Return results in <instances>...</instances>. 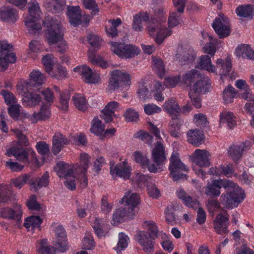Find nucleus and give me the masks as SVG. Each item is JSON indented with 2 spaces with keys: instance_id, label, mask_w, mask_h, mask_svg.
I'll return each mask as SVG.
<instances>
[{
  "instance_id": "nucleus-63",
  "label": "nucleus",
  "mask_w": 254,
  "mask_h": 254,
  "mask_svg": "<svg viewBox=\"0 0 254 254\" xmlns=\"http://www.w3.org/2000/svg\"><path fill=\"white\" fill-rule=\"evenodd\" d=\"M138 113L134 109L129 108L127 110L125 113L124 117L127 122L135 121L138 118Z\"/></svg>"
},
{
  "instance_id": "nucleus-3",
  "label": "nucleus",
  "mask_w": 254,
  "mask_h": 254,
  "mask_svg": "<svg viewBox=\"0 0 254 254\" xmlns=\"http://www.w3.org/2000/svg\"><path fill=\"white\" fill-rule=\"evenodd\" d=\"M209 38L210 42L206 43L203 48L204 52L208 55L201 57L199 65L201 69L206 70L209 72H214L215 67L212 64L211 57H213L216 52V47L214 44L216 43V40L211 36H209Z\"/></svg>"
},
{
  "instance_id": "nucleus-27",
  "label": "nucleus",
  "mask_w": 254,
  "mask_h": 254,
  "mask_svg": "<svg viewBox=\"0 0 254 254\" xmlns=\"http://www.w3.org/2000/svg\"><path fill=\"white\" fill-rule=\"evenodd\" d=\"M188 141L195 146H198L204 141L203 131L199 129H190L187 133Z\"/></svg>"
},
{
  "instance_id": "nucleus-14",
  "label": "nucleus",
  "mask_w": 254,
  "mask_h": 254,
  "mask_svg": "<svg viewBox=\"0 0 254 254\" xmlns=\"http://www.w3.org/2000/svg\"><path fill=\"white\" fill-rule=\"evenodd\" d=\"M57 240L53 243L58 251L64 252L67 250L66 234L64 228L62 225H59L55 230Z\"/></svg>"
},
{
  "instance_id": "nucleus-7",
  "label": "nucleus",
  "mask_w": 254,
  "mask_h": 254,
  "mask_svg": "<svg viewBox=\"0 0 254 254\" xmlns=\"http://www.w3.org/2000/svg\"><path fill=\"white\" fill-rule=\"evenodd\" d=\"M66 165L64 162H59L54 167V170L57 172V175L60 178H64L65 179L64 182L65 187L67 189L73 190L76 189L75 177L73 175L74 172L72 169L66 170Z\"/></svg>"
},
{
  "instance_id": "nucleus-49",
  "label": "nucleus",
  "mask_w": 254,
  "mask_h": 254,
  "mask_svg": "<svg viewBox=\"0 0 254 254\" xmlns=\"http://www.w3.org/2000/svg\"><path fill=\"white\" fill-rule=\"evenodd\" d=\"M74 104L79 110L85 111L87 108V103L84 96L79 94H75L72 98Z\"/></svg>"
},
{
  "instance_id": "nucleus-53",
  "label": "nucleus",
  "mask_w": 254,
  "mask_h": 254,
  "mask_svg": "<svg viewBox=\"0 0 254 254\" xmlns=\"http://www.w3.org/2000/svg\"><path fill=\"white\" fill-rule=\"evenodd\" d=\"M95 246V243L90 232H86L83 240V249L90 250Z\"/></svg>"
},
{
  "instance_id": "nucleus-56",
  "label": "nucleus",
  "mask_w": 254,
  "mask_h": 254,
  "mask_svg": "<svg viewBox=\"0 0 254 254\" xmlns=\"http://www.w3.org/2000/svg\"><path fill=\"white\" fill-rule=\"evenodd\" d=\"M134 137L138 138L145 143L150 144L153 140V137L148 132L140 130L134 134Z\"/></svg>"
},
{
  "instance_id": "nucleus-2",
  "label": "nucleus",
  "mask_w": 254,
  "mask_h": 254,
  "mask_svg": "<svg viewBox=\"0 0 254 254\" xmlns=\"http://www.w3.org/2000/svg\"><path fill=\"white\" fill-rule=\"evenodd\" d=\"M165 22V18L158 19L156 17H152L147 26L149 34L159 45L162 44L166 37L172 34V31L163 25Z\"/></svg>"
},
{
  "instance_id": "nucleus-38",
  "label": "nucleus",
  "mask_w": 254,
  "mask_h": 254,
  "mask_svg": "<svg viewBox=\"0 0 254 254\" xmlns=\"http://www.w3.org/2000/svg\"><path fill=\"white\" fill-rule=\"evenodd\" d=\"M123 164L124 166L117 165L114 168L111 167L110 172L113 175L115 173L119 177L123 178L125 179H128L130 174L129 168L126 167V162H123Z\"/></svg>"
},
{
  "instance_id": "nucleus-57",
  "label": "nucleus",
  "mask_w": 254,
  "mask_h": 254,
  "mask_svg": "<svg viewBox=\"0 0 254 254\" xmlns=\"http://www.w3.org/2000/svg\"><path fill=\"white\" fill-rule=\"evenodd\" d=\"M39 94L43 96L44 100H45L47 103V104H50L53 102L54 101V95L51 90L49 88L47 89H39V91H37Z\"/></svg>"
},
{
  "instance_id": "nucleus-28",
  "label": "nucleus",
  "mask_w": 254,
  "mask_h": 254,
  "mask_svg": "<svg viewBox=\"0 0 254 254\" xmlns=\"http://www.w3.org/2000/svg\"><path fill=\"white\" fill-rule=\"evenodd\" d=\"M46 10L52 13L63 11L65 5V0H45L44 2Z\"/></svg>"
},
{
  "instance_id": "nucleus-12",
  "label": "nucleus",
  "mask_w": 254,
  "mask_h": 254,
  "mask_svg": "<svg viewBox=\"0 0 254 254\" xmlns=\"http://www.w3.org/2000/svg\"><path fill=\"white\" fill-rule=\"evenodd\" d=\"M129 194V192H127L120 201V203L124 204L125 207L127 208V211H129L130 215H134V209L139 203L140 198L138 194L136 193H132L130 195Z\"/></svg>"
},
{
  "instance_id": "nucleus-22",
  "label": "nucleus",
  "mask_w": 254,
  "mask_h": 254,
  "mask_svg": "<svg viewBox=\"0 0 254 254\" xmlns=\"http://www.w3.org/2000/svg\"><path fill=\"white\" fill-rule=\"evenodd\" d=\"M69 143V140L64 135L59 132H56L52 139L53 153L55 155H57L64 147V145H67Z\"/></svg>"
},
{
  "instance_id": "nucleus-8",
  "label": "nucleus",
  "mask_w": 254,
  "mask_h": 254,
  "mask_svg": "<svg viewBox=\"0 0 254 254\" xmlns=\"http://www.w3.org/2000/svg\"><path fill=\"white\" fill-rule=\"evenodd\" d=\"M245 194L238 190L232 189L226 194L221 195V201L227 208L236 207L245 198Z\"/></svg>"
},
{
  "instance_id": "nucleus-9",
  "label": "nucleus",
  "mask_w": 254,
  "mask_h": 254,
  "mask_svg": "<svg viewBox=\"0 0 254 254\" xmlns=\"http://www.w3.org/2000/svg\"><path fill=\"white\" fill-rule=\"evenodd\" d=\"M112 46L114 48L113 52L122 58H130L137 55L140 53L139 49L131 44L125 45L123 43L112 42Z\"/></svg>"
},
{
  "instance_id": "nucleus-45",
  "label": "nucleus",
  "mask_w": 254,
  "mask_h": 254,
  "mask_svg": "<svg viewBox=\"0 0 254 254\" xmlns=\"http://www.w3.org/2000/svg\"><path fill=\"white\" fill-rule=\"evenodd\" d=\"M110 21L111 25L109 27L106 26V32L109 37L115 38L118 36L117 27L121 24L122 21L120 18H117L116 20H111Z\"/></svg>"
},
{
  "instance_id": "nucleus-42",
  "label": "nucleus",
  "mask_w": 254,
  "mask_h": 254,
  "mask_svg": "<svg viewBox=\"0 0 254 254\" xmlns=\"http://www.w3.org/2000/svg\"><path fill=\"white\" fill-rule=\"evenodd\" d=\"M37 20L25 19V24L28 28L29 34L36 35L39 34L41 29L42 26L40 23L37 22Z\"/></svg>"
},
{
  "instance_id": "nucleus-13",
  "label": "nucleus",
  "mask_w": 254,
  "mask_h": 254,
  "mask_svg": "<svg viewBox=\"0 0 254 254\" xmlns=\"http://www.w3.org/2000/svg\"><path fill=\"white\" fill-rule=\"evenodd\" d=\"M176 56L180 64L184 65L192 63L196 58V54L191 48L180 47Z\"/></svg>"
},
{
  "instance_id": "nucleus-43",
  "label": "nucleus",
  "mask_w": 254,
  "mask_h": 254,
  "mask_svg": "<svg viewBox=\"0 0 254 254\" xmlns=\"http://www.w3.org/2000/svg\"><path fill=\"white\" fill-rule=\"evenodd\" d=\"M42 222V219L39 216L32 215L25 219L23 225L28 229H30V227L32 229H34L36 228H39Z\"/></svg>"
},
{
  "instance_id": "nucleus-32",
  "label": "nucleus",
  "mask_w": 254,
  "mask_h": 254,
  "mask_svg": "<svg viewBox=\"0 0 254 254\" xmlns=\"http://www.w3.org/2000/svg\"><path fill=\"white\" fill-rule=\"evenodd\" d=\"M202 76L199 71L192 69L182 75V80L188 86H190L193 82L194 83Z\"/></svg>"
},
{
  "instance_id": "nucleus-19",
  "label": "nucleus",
  "mask_w": 254,
  "mask_h": 254,
  "mask_svg": "<svg viewBox=\"0 0 254 254\" xmlns=\"http://www.w3.org/2000/svg\"><path fill=\"white\" fill-rule=\"evenodd\" d=\"M5 154L8 156H14L17 160L24 163L29 164L30 162L27 148H24L17 145L13 146L6 151Z\"/></svg>"
},
{
  "instance_id": "nucleus-40",
  "label": "nucleus",
  "mask_w": 254,
  "mask_h": 254,
  "mask_svg": "<svg viewBox=\"0 0 254 254\" xmlns=\"http://www.w3.org/2000/svg\"><path fill=\"white\" fill-rule=\"evenodd\" d=\"M28 8L29 16L27 19L38 20L40 17L41 11L38 2L36 0H32Z\"/></svg>"
},
{
  "instance_id": "nucleus-25",
  "label": "nucleus",
  "mask_w": 254,
  "mask_h": 254,
  "mask_svg": "<svg viewBox=\"0 0 254 254\" xmlns=\"http://www.w3.org/2000/svg\"><path fill=\"white\" fill-rule=\"evenodd\" d=\"M73 70L79 72L86 83H96L98 82V78L93 75L92 69L86 65L77 66Z\"/></svg>"
},
{
  "instance_id": "nucleus-1",
  "label": "nucleus",
  "mask_w": 254,
  "mask_h": 254,
  "mask_svg": "<svg viewBox=\"0 0 254 254\" xmlns=\"http://www.w3.org/2000/svg\"><path fill=\"white\" fill-rule=\"evenodd\" d=\"M45 30V35L48 44L50 45H57L54 47L57 52L64 53L67 49V45L64 39V34L62 31V26L60 22L53 17L47 16L43 22Z\"/></svg>"
},
{
  "instance_id": "nucleus-15",
  "label": "nucleus",
  "mask_w": 254,
  "mask_h": 254,
  "mask_svg": "<svg viewBox=\"0 0 254 254\" xmlns=\"http://www.w3.org/2000/svg\"><path fill=\"white\" fill-rule=\"evenodd\" d=\"M137 242L142 247L143 250L146 253L152 254L154 251V242L148 236L147 232L140 231L136 235Z\"/></svg>"
},
{
  "instance_id": "nucleus-39",
  "label": "nucleus",
  "mask_w": 254,
  "mask_h": 254,
  "mask_svg": "<svg viewBox=\"0 0 254 254\" xmlns=\"http://www.w3.org/2000/svg\"><path fill=\"white\" fill-rule=\"evenodd\" d=\"M34 182L32 185L33 189L34 191H37L39 189L42 187H46L48 186L49 183V174L48 172H46L40 178H33Z\"/></svg>"
},
{
  "instance_id": "nucleus-51",
  "label": "nucleus",
  "mask_w": 254,
  "mask_h": 254,
  "mask_svg": "<svg viewBox=\"0 0 254 254\" xmlns=\"http://www.w3.org/2000/svg\"><path fill=\"white\" fill-rule=\"evenodd\" d=\"M82 2L86 9L92 10L91 15H96L99 12L98 6L95 0H82Z\"/></svg>"
},
{
  "instance_id": "nucleus-48",
  "label": "nucleus",
  "mask_w": 254,
  "mask_h": 254,
  "mask_svg": "<svg viewBox=\"0 0 254 254\" xmlns=\"http://www.w3.org/2000/svg\"><path fill=\"white\" fill-rule=\"evenodd\" d=\"M236 94L235 89L231 84H229L223 91V98L225 102L226 103L233 102Z\"/></svg>"
},
{
  "instance_id": "nucleus-11",
  "label": "nucleus",
  "mask_w": 254,
  "mask_h": 254,
  "mask_svg": "<svg viewBox=\"0 0 254 254\" xmlns=\"http://www.w3.org/2000/svg\"><path fill=\"white\" fill-rule=\"evenodd\" d=\"M152 160L156 167L157 172L160 169V166L162 165L166 160L165 148L160 141H157L155 144L152 151Z\"/></svg>"
},
{
  "instance_id": "nucleus-20",
  "label": "nucleus",
  "mask_w": 254,
  "mask_h": 254,
  "mask_svg": "<svg viewBox=\"0 0 254 254\" xmlns=\"http://www.w3.org/2000/svg\"><path fill=\"white\" fill-rule=\"evenodd\" d=\"M227 24L226 20H222L219 17H216L213 23L212 27L218 35L219 38L222 39L228 36L230 33V29Z\"/></svg>"
},
{
  "instance_id": "nucleus-33",
  "label": "nucleus",
  "mask_w": 254,
  "mask_h": 254,
  "mask_svg": "<svg viewBox=\"0 0 254 254\" xmlns=\"http://www.w3.org/2000/svg\"><path fill=\"white\" fill-rule=\"evenodd\" d=\"M182 124V121L177 116H174V118H172L168 126V132L171 136L175 138L180 137V130Z\"/></svg>"
},
{
  "instance_id": "nucleus-10",
  "label": "nucleus",
  "mask_w": 254,
  "mask_h": 254,
  "mask_svg": "<svg viewBox=\"0 0 254 254\" xmlns=\"http://www.w3.org/2000/svg\"><path fill=\"white\" fill-rule=\"evenodd\" d=\"M233 186V183L230 181L215 180L206 187L205 194L212 197H217L220 194V190L222 188H232Z\"/></svg>"
},
{
  "instance_id": "nucleus-55",
  "label": "nucleus",
  "mask_w": 254,
  "mask_h": 254,
  "mask_svg": "<svg viewBox=\"0 0 254 254\" xmlns=\"http://www.w3.org/2000/svg\"><path fill=\"white\" fill-rule=\"evenodd\" d=\"M56 71L54 72L52 70L51 74L52 77L57 78L59 80L63 79L66 76V71L61 65L58 64L56 66Z\"/></svg>"
},
{
  "instance_id": "nucleus-54",
  "label": "nucleus",
  "mask_w": 254,
  "mask_h": 254,
  "mask_svg": "<svg viewBox=\"0 0 254 254\" xmlns=\"http://www.w3.org/2000/svg\"><path fill=\"white\" fill-rule=\"evenodd\" d=\"M128 238L127 236L123 233H120L119 234V242L117 244V252L119 254V252H121L123 250L128 244Z\"/></svg>"
},
{
  "instance_id": "nucleus-62",
  "label": "nucleus",
  "mask_w": 254,
  "mask_h": 254,
  "mask_svg": "<svg viewBox=\"0 0 254 254\" xmlns=\"http://www.w3.org/2000/svg\"><path fill=\"white\" fill-rule=\"evenodd\" d=\"M36 148L41 155H45L50 152L49 145L45 141H39L37 143Z\"/></svg>"
},
{
  "instance_id": "nucleus-5",
  "label": "nucleus",
  "mask_w": 254,
  "mask_h": 254,
  "mask_svg": "<svg viewBox=\"0 0 254 254\" xmlns=\"http://www.w3.org/2000/svg\"><path fill=\"white\" fill-rule=\"evenodd\" d=\"M130 77L129 74L119 70H114L111 72L109 83V91L112 92L115 89L129 86L130 84Z\"/></svg>"
},
{
  "instance_id": "nucleus-23",
  "label": "nucleus",
  "mask_w": 254,
  "mask_h": 254,
  "mask_svg": "<svg viewBox=\"0 0 254 254\" xmlns=\"http://www.w3.org/2000/svg\"><path fill=\"white\" fill-rule=\"evenodd\" d=\"M22 210L20 205H15L13 208L5 207L1 209L0 216L1 217L13 219L19 222L21 220Z\"/></svg>"
},
{
  "instance_id": "nucleus-60",
  "label": "nucleus",
  "mask_w": 254,
  "mask_h": 254,
  "mask_svg": "<svg viewBox=\"0 0 254 254\" xmlns=\"http://www.w3.org/2000/svg\"><path fill=\"white\" fill-rule=\"evenodd\" d=\"M42 63L45 67L46 71L49 74H51L53 69V60L52 56L48 54L42 58Z\"/></svg>"
},
{
  "instance_id": "nucleus-16",
  "label": "nucleus",
  "mask_w": 254,
  "mask_h": 254,
  "mask_svg": "<svg viewBox=\"0 0 254 254\" xmlns=\"http://www.w3.org/2000/svg\"><path fill=\"white\" fill-rule=\"evenodd\" d=\"M251 146V145L249 141H246L239 145L232 144L228 148V155L235 162L237 163L238 160L242 157L244 149H249Z\"/></svg>"
},
{
  "instance_id": "nucleus-6",
  "label": "nucleus",
  "mask_w": 254,
  "mask_h": 254,
  "mask_svg": "<svg viewBox=\"0 0 254 254\" xmlns=\"http://www.w3.org/2000/svg\"><path fill=\"white\" fill-rule=\"evenodd\" d=\"M17 90L21 92L22 101L24 106L34 107L41 101L42 98L39 93L35 88L29 87L27 86L20 85L17 87Z\"/></svg>"
},
{
  "instance_id": "nucleus-46",
  "label": "nucleus",
  "mask_w": 254,
  "mask_h": 254,
  "mask_svg": "<svg viewBox=\"0 0 254 254\" xmlns=\"http://www.w3.org/2000/svg\"><path fill=\"white\" fill-rule=\"evenodd\" d=\"M90 157L85 153L80 154L81 165L76 168V173H87V170L89 166L91 164L90 162Z\"/></svg>"
},
{
  "instance_id": "nucleus-58",
  "label": "nucleus",
  "mask_w": 254,
  "mask_h": 254,
  "mask_svg": "<svg viewBox=\"0 0 254 254\" xmlns=\"http://www.w3.org/2000/svg\"><path fill=\"white\" fill-rule=\"evenodd\" d=\"M13 131L15 132L18 138V144L17 145V146L23 147L29 145V142L28 139L19 130L14 129L13 130Z\"/></svg>"
},
{
  "instance_id": "nucleus-29",
  "label": "nucleus",
  "mask_w": 254,
  "mask_h": 254,
  "mask_svg": "<svg viewBox=\"0 0 254 254\" xmlns=\"http://www.w3.org/2000/svg\"><path fill=\"white\" fill-rule=\"evenodd\" d=\"M135 161L140 163L143 168L146 167L150 173H156V167L154 164H151L150 161L146 156H143L139 151H135L134 154Z\"/></svg>"
},
{
  "instance_id": "nucleus-17",
  "label": "nucleus",
  "mask_w": 254,
  "mask_h": 254,
  "mask_svg": "<svg viewBox=\"0 0 254 254\" xmlns=\"http://www.w3.org/2000/svg\"><path fill=\"white\" fill-rule=\"evenodd\" d=\"M44 82V77L43 74L38 70H33L29 74L28 81L24 82L22 86H27L32 87L39 91L40 87Z\"/></svg>"
},
{
  "instance_id": "nucleus-30",
  "label": "nucleus",
  "mask_w": 254,
  "mask_h": 254,
  "mask_svg": "<svg viewBox=\"0 0 254 254\" xmlns=\"http://www.w3.org/2000/svg\"><path fill=\"white\" fill-rule=\"evenodd\" d=\"M236 55L240 58H247L251 60H254V50L250 45L242 44L239 45L236 49Z\"/></svg>"
},
{
  "instance_id": "nucleus-18",
  "label": "nucleus",
  "mask_w": 254,
  "mask_h": 254,
  "mask_svg": "<svg viewBox=\"0 0 254 254\" xmlns=\"http://www.w3.org/2000/svg\"><path fill=\"white\" fill-rule=\"evenodd\" d=\"M229 224V221L227 213L225 212L224 215L221 212L217 215L213 221L214 229L215 232L219 234L226 233L228 232L227 228Z\"/></svg>"
},
{
  "instance_id": "nucleus-41",
  "label": "nucleus",
  "mask_w": 254,
  "mask_h": 254,
  "mask_svg": "<svg viewBox=\"0 0 254 254\" xmlns=\"http://www.w3.org/2000/svg\"><path fill=\"white\" fill-rule=\"evenodd\" d=\"M134 215H130L129 211H127V208L125 207L124 208H120L117 209L113 215V222L114 225L117 224L122 222L124 218L125 217H132Z\"/></svg>"
},
{
  "instance_id": "nucleus-52",
  "label": "nucleus",
  "mask_w": 254,
  "mask_h": 254,
  "mask_svg": "<svg viewBox=\"0 0 254 254\" xmlns=\"http://www.w3.org/2000/svg\"><path fill=\"white\" fill-rule=\"evenodd\" d=\"M60 102L61 109L66 110L68 107V101L70 99V92L67 90H65L60 93Z\"/></svg>"
},
{
  "instance_id": "nucleus-44",
  "label": "nucleus",
  "mask_w": 254,
  "mask_h": 254,
  "mask_svg": "<svg viewBox=\"0 0 254 254\" xmlns=\"http://www.w3.org/2000/svg\"><path fill=\"white\" fill-rule=\"evenodd\" d=\"M16 59L15 55L13 53H9L5 54L3 57L0 56V66L2 71H5L9 64L14 63Z\"/></svg>"
},
{
  "instance_id": "nucleus-24",
  "label": "nucleus",
  "mask_w": 254,
  "mask_h": 254,
  "mask_svg": "<svg viewBox=\"0 0 254 254\" xmlns=\"http://www.w3.org/2000/svg\"><path fill=\"white\" fill-rule=\"evenodd\" d=\"M211 82L210 79L206 76H202L193 84L191 91L197 94H205L209 92Z\"/></svg>"
},
{
  "instance_id": "nucleus-50",
  "label": "nucleus",
  "mask_w": 254,
  "mask_h": 254,
  "mask_svg": "<svg viewBox=\"0 0 254 254\" xmlns=\"http://www.w3.org/2000/svg\"><path fill=\"white\" fill-rule=\"evenodd\" d=\"M154 69L158 75L162 77L165 74V67L163 61L160 59L153 58Z\"/></svg>"
},
{
  "instance_id": "nucleus-34",
  "label": "nucleus",
  "mask_w": 254,
  "mask_h": 254,
  "mask_svg": "<svg viewBox=\"0 0 254 254\" xmlns=\"http://www.w3.org/2000/svg\"><path fill=\"white\" fill-rule=\"evenodd\" d=\"M220 122L221 125L226 124L230 128H233L237 125L236 117L233 113L225 111L220 116Z\"/></svg>"
},
{
  "instance_id": "nucleus-31",
  "label": "nucleus",
  "mask_w": 254,
  "mask_h": 254,
  "mask_svg": "<svg viewBox=\"0 0 254 254\" xmlns=\"http://www.w3.org/2000/svg\"><path fill=\"white\" fill-rule=\"evenodd\" d=\"M33 177L32 174H24L22 175L19 176L17 178L11 180V184L15 187L18 189H21L24 185L28 183L30 186H32L33 185Z\"/></svg>"
},
{
  "instance_id": "nucleus-37",
  "label": "nucleus",
  "mask_w": 254,
  "mask_h": 254,
  "mask_svg": "<svg viewBox=\"0 0 254 254\" xmlns=\"http://www.w3.org/2000/svg\"><path fill=\"white\" fill-rule=\"evenodd\" d=\"M236 12L239 17L249 19H252L254 15V8L253 6L250 4L239 6Z\"/></svg>"
},
{
  "instance_id": "nucleus-4",
  "label": "nucleus",
  "mask_w": 254,
  "mask_h": 254,
  "mask_svg": "<svg viewBox=\"0 0 254 254\" xmlns=\"http://www.w3.org/2000/svg\"><path fill=\"white\" fill-rule=\"evenodd\" d=\"M170 164L169 170L170 175L174 181L187 179V175L184 172H187V166L180 160L178 153H173L170 158Z\"/></svg>"
},
{
  "instance_id": "nucleus-59",
  "label": "nucleus",
  "mask_w": 254,
  "mask_h": 254,
  "mask_svg": "<svg viewBox=\"0 0 254 254\" xmlns=\"http://www.w3.org/2000/svg\"><path fill=\"white\" fill-rule=\"evenodd\" d=\"M147 226H148V231L147 232L148 236L151 239L155 240L158 237V229L157 226L154 222H149L147 223Z\"/></svg>"
},
{
  "instance_id": "nucleus-21",
  "label": "nucleus",
  "mask_w": 254,
  "mask_h": 254,
  "mask_svg": "<svg viewBox=\"0 0 254 254\" xmlns=\"http://www.w3.org/2000/svg\"><path fill=\"white\" fill-rule=\"evenodd\" d=\"M209 152L206 150L197 149L194 153L192 161L200 167H207L210 166Z\"/></svg>"
},
{
  "instance_id": "nucleus-64",
  "label": "nucleus",
  "mask_w": 254,
  "mask_h": 254,
  "mask_svg": "<svg viewBox=\"0 0 254 254\" xmlns=\"http://www.w3.org/2000/svg\"><path fill=\"white\" fill-rule=\"evenodd\" d=\"M183 203L188 207L193 209H196L199 205V201L195 198H193L190 195H188L186 199L184 201Z\"/></svg>"
},
{
  "instance_id": "nucleus-47",
  "label": "nucleus",
  "mask_w": 254,
  "mask_h": 254,
  "mask_svg": "<svg viewBox=\"0 0 254 254\" xmlns=\"http://www.w3.org/2000/svg\"><path fill=\"white\" fill-rule=\"evenodd\" d=\"M105 130V125L98 117H95L92 122L90 131L97 135H101V133Z\"/></svg>"
},
{
  "instance_id": "nucleus-35",
  "label": "nucleus",
  "mask_w": 254,
  "mask_h": 254,
  "mask_svg": "<svg viewBox=\"0 0 254 254\" xmlns=\"http://www.w3.org/2000/svg\"><path fill=\"white\" fill-rule=\"evenodd\" d=\"M163 107L170 114L172 118H174V116L178 117L181 110L178 104L174 99H171L166 101L163 105Z\"/></svg>"
},
{
  "instance_id": "nucleus-36",
  "label": "nucleus",
  "mask_w": 254,
  "mask_h": 254,
  "mask_svg": "<svg viewBox=\"0 0 254 254\" xmlns=\"http://www.w3.org/2000/svg\"><path fill=\"white\" fill-rule=\"evenodd\" d=\"M50 106V104L42 103L40 111L33 114V118L36 121H45L49 119L51 116Z\"/></svg>"
},
{
  "instance_id": "nucleus-61",
  "label": "nucleus",
  "mask_w": 254,
  "mask_h": 254,
  "mask_svg": "<svg viewBox=\"0 0 254 254\" xmlns=\"http://www.w3.org/2000/svg\"><path fill=\"white\" fill-rule=\"evenodd\" d=\"M12 195L11 191L7 189V187H3L0 189V202H6Z\"/></svg>"
},
{
  "instance_id": "nucleus-26",
  "label": "nucleus",
  "mask_w": 254,
  "mask_h": 254,
  "mask_svg": "<svg viewBox=\"0 0 254 254\" xmlns=\"http://www.w3.org/2000/svg\"><path fill=\"white\" fill-rule=\"evenodd\" d=\"M18 18L16 9L10 6L0 7V19L3 21L14 22Z\"/></svg>"
}]
</instances>
